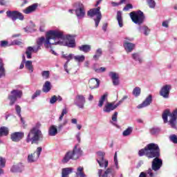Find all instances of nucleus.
<instances>
[{
    "label": "nucleus",
    "mask_w": 177,
    "mask_h": 177,
    "mask_svg": "<svg viewBox=\"0 0 177 177\" xmlns=\"http://www.w3.org/2000/svg\"><path fill=\"white\" fill-rule=\"evenodd\" d=\"M76 138L78 141V143H81V133H78L77 135H76Z\"/></svg>",
    "instance_id": "680f3d73"
},
{
    "label": "nucleus",
    "mask_w": 177,
    "mask_h": 177,
    "mask_svg": "<svg viewBox=\"0 0 177 177\" xmlns=\"http://www.w3.org/2000/svg\"><path fill=\"white\" fill-rule=\"evenodd\" d=\"M139 30L140 32H143L145 35L147 36L149 34H150V28L147 27V26H142L139 28Z\"/></svg>",
    "instance_id": "cd10ccee"
},
{
    "label": "nucleus",
    "mask_w": 177,
    "mask_h": 177,
    "mask_svg": "<svg viewBox=\"0 0 177 177\" xmlns=\"http://www.w3.org/2000/svg\"><path fill=\"white\" fill-rule=\"evenodd\" d=\"M13 44H15V45H22L23 42H21L17 39H15V40H14Z\"/></svg>",
    "instance_id": "e2e57ef3"
},
{
    "label": "nucleus",
    "mask_w": 177,
    "mask_h": 177,
    "mask_svg": "<svg viewBox=\"0 0 177 177\" xmlns=\"http://www.w3.org/2000/svg\"><path fill=\"white\" fill-rule=\"evenodd\" d=\"M147 2L149 8H156V1H154V0H147Z\"/></svg>",
    "instance_id": "58836bf2"
},
{
    "label": "nucleus",
    "mask_w": 177,
    "mask_h": 177,
    "mask_svg": "<svg viewBox=\"0 0 177 177\" xmlns=\"http://www.w3.org/2000/svg\"><path fill=\"white\" fill-rule=\"evenodd\" d=\"M37 9H38V3H35L23 10V12L25 13V15H30V13H34Z\"/></svg>",
    "instance_id": "2eb2a0df"
},
{
    "label": "nucleus",
    "mask_w": 177,
    "mask_h": 177,
    "mask_svg": "<svg viewBox=\"0 0 177 177\" xmlns=\"http://www.w3.org/2000/svg\"><path fill=\"white\" fill-rule=\"evenodd\" d=\"M100 85V80L96 78H91L88 82V86L90 89H96V88H99Z\"/></svg>",
    "instance_id": "f3484780"
},
{
    "label": "nucleus",
    "mask_w": 177,
    "mask_h": 177,
    "mask_svg": "<svg viewBox=\"0 0 177 177\" xmlns=\"http://www.w3.org/2000/svg\"><path fill=\"white\" fill-rule=\"evenodd\" d=\"M147 174L150 176V177H154V173H153V168L149 169L147 171Z\"/></svg>",
    "instance_id": "6e6d98bb"
},
{
    "label": "nucleus",
    "mask_w": 177,
    "mask_h": 177,
    "mask_svg": "<svg viewBox=\"0 0 177 177\" xmlns=\"http://www.w3.org/2000/svg\"><path fill=\"white\" fill-rule=\"evenodd\" d=\"M74 59L75 62H78L79 63H82V62L85 61V56L77 55V56H74Z\"/></svg>",
    "instance_id": "c9c22d12"
},
{
    "label": "nucleus",
    "mask_w": 177,
    "mask_h": 177,
    "mask_svg": "<svg viewBox=\"0 0 177 177\" xmlns=\"http://www.w3.org/2000/svg\"><path fill=\"white\" fill-rule=\"evenodd\" d=\"M8 135H9V129L6 127H1L0 128V138L8 136Z\"/></svg>",
    "instance_id": "bb28decb"
},
{
    "label": "nucleus",
    "mask_w": 177,
    "mask_h": 177,
    "mask_svg": "<svg viewBox=\"0 0 177 177\" xmlns=\"http://www.w3.org/2000/svg\"><path fill=\"white\" fill-rule=\"evenodd\" d=\"M67 114V109H64L62 110V112L59 118V121H62L63 120V117H64V115Z\"/></svg>",
    "instance_id": "de8ad7c7"
},
{
    "label": "nucleus",
    "mask_w": 177,
    "mask_h": 177,
    "mask_svg": "<svg viewBox=\"0 0 177 177\" xmlns=\"http://www.w3.org/2000/svg\"><path fill=\"white\" fill-rule=\"evenodd\" d=\"M126 99H128V96L124 95L116 104H115V107L117 109V107H118V106H120V104H121L124 100H126Z\"/></svg>",
    "instance_id": "09e8293b"
},
{
    "label": "nucleus",
    "mask_w": 177,
    "mask_h": 177,
    "mask_svg": "<svg viewBox=\"0 0 177 177\" xmlns=\"http://www.w3.org/2000/svg\"><path fill=\"white\" fill-rule=\"evenodd\" d=\"M15 110L19 117H21V107L19 105H15Z\"/></svg>",
    "instance_id": "a19ab883"
},
{
    "label": "nucleus",
    "mask_w": 177,
    "mask_h": 177,
    "mask_svg": "<svg viewBox=\"0 0 177 177\" xmlns=\"http://www.w3.org/2000/svg\"><path fill=\"white\" fill-rule=\"evenodd\" d=\"M113 160H114L115 165H116V167H118V160H117V152L115 153Z\"/></svg>",
    "instance_id": "052dcab7"
},
{
    "label": "nucleus",
    "mask_w": 177,
    "mask_h": 177,
    "mask_svg": "<svg viewBox=\"0 0 177 177\" xmlns=\"http://www.w3.org/2000/svg\"><path fill=\"white\" fill-rule=\"evenodd\" d=\"M138 156L139 157L145 156L149 160L153 158L151 162V168L155 172L161 169V167H162V159L160 158L161 150L158 145L156 143L147 145L144 149H141L138 151Z\"/></svg>",
    "instance_id": "f03ea898"
},
{
    "label": "nucleus",
    "mask_w": 177,
    "mask_h": 177,
    "mask_svg": "<svg viewBox=\"0 0 177 177\" xmlns=\"http://www.w3.org/2000/svg\"><path fill=\"white\" fill-rule=\"evenodd\" d=\"M102 177H114V174H113V169L108 168L102 174Z\"/></svg>",
    "instance_id": "c756f323"
},
{
    "label": "nucleus",
    "mask_w": 177,
    "mask_h": 177,
    "mask_svg": "<svg viewBox=\"0 0 177 177\" xmlns=\"http://www.w3.org/2000/svg\"><path fill=\"white\" fill-rule=\"evenodd\" d=\"M170 117H171V119L169 121V124L171 128H173L174 129H176V127H177L176 117H174L172 115H170Z\"/></svg>",
    "instance_id": "b1692460"
},
{
    "label": "nucleus",
    "mask_w": 177,
    "mask_h": 177,
    "mask_svg": "<svg viewBox=\"0 0 177 177\" xmlns=\"http://www.w3.org/2000/svg\"><path fill=\"white\" fill-rule=\"evenodd\" d=\"M24 138V132H15L10 135V139L12 142H20Z\"/></svg>",
    "instance_id": "ddd939ff"
},
{
    "label": "nucleus",
    "mask_w": 177,
    "mask_h": 177,
    "mask_svg": "<svg viewBox=\"0 0 177 177\" xmlns=\"http://www.w3.org/2000/svg\"><path fill=\"white\" fill-rule=\"evenodd\" d=\"M37 47L34 48L31 46H28L26 51L27 59H31L32 56V52L37 53L43 44L46 49L51 48L52 45H65L68 48H75V39L71 35L64 36L63 32L60 30H49L46 32L45 37H41L37 40Z\"/></svg>",
    "instance_id": "f257e3e1"
},
{
    "label": "nucleus",
    "mask_w": 177,
    "mask_h": 177,
    "mask_svg": "<svg viewBox=\"0 0 177 177\" xmlns=\"http://www.w3.org/2000/svg\"><path fill=\"white\" fill-rule=\"evenodd\" d=\"M123 46L125 50L128 53L132 52V50H133V49L135 48V44L129 41H124Z\"/></svg>",
    "instance_id": "6ab92c4d"
},
{
    "label": "nucleus",
    "mask_w": 177,
    "mask_h": 177,
    "mask_svg": "<svg viewBox=\"0 0 177 177\" xmlns=\"http://www.w3.org/2000/svg\"><path fill=\"white\" fill-rule=\"evenodd\" d=\"M160 132V129L158 128H152L150 130V133L151 135H157V133H159Z\"/></svg>",
    "instance_id": "79ce46f5"
},
{
    "label": "nucleus",
    "mask_w": 177,
    "mask_h": 177,
    "mask_svg": "<svg viewBox=\"0 0 177 177\" xmlns=\"http://www.w3.org/2000/svg\"><path fill=\"white\" fill-rule=\"evenodd\" d=\"M129 9H133V6H132V4L131 3L127 4L126 6L123 8V10H124L125 12H128Z\"/></svg>",
    "instance_id": "49530a36"
},
{
    "label": "nucleus",
    "mask_w": 177,
    "mask_h": 177,
    "mask_svg": "<svg viewBox=\"0 0 177 177\" xmlns=\"http://www.w3.org/2000/svg\"><path fill=\"white\" fill-rule=\"evenodd\" d=\"M25 67L28 71H30V73H32V71H34V68L32 67V62L31 61H26L25 64Z\"/></svg>",
    "instance_id": "473e14b6"
},
{
    "label": "nucleus",
    "mask_w": 177,
    "mask_h": 177,
    "mask_svg": "<svg viewBox=\"0 0 177 177\" xmlns=\"http://www.w3.org/2000/svg\"><path fill=\"white\" fill-rule=\"evenodd\" d=\"M6 15L7 17L11 19L12 21H16V20H24V15L18 10H8L6 12Z\"/></svg>",
    "instance_id": "6e6552de"
},
{
    "label": "nucleus",
    "mask_w": 177,
    "mask_h": 177,
    "mask_svg": "<svg viewBox=\"0 0 177 177\" xmlns=\"http://www.w3.org/2000/svg\"><path fill=\"white\" fill-rule=\"evenodd\" d=\"M48 135L50 136H56V135H57V128H56V126L52 125L50 127Z\"/></svg>",
    "instance_id": "393cba45"
},
{
    "label": "nucleus",
    "mask_w": 177,
    "mask_h": 177,
    "mask_svg": "<svg viewBox=\"0 0 177 177\" xmlns=\"http://www.w3.org/2000/svg\"><path fill=\"white\" fill-rule=\"evenodd\" d=\"M132 131H133V128L129 127L126 130L123 131L122 135L124 136H129V135L132 133Z\"/></svg>",
    "instance_id": "f704fd0d"
},
{
    "label": "nucleus",
    "mask_w": 177,
    "mask_h": 177,
    "mask_svg": "<svg viewBox=\"0 0 177 177\" xmlns=\"http://www.w3.org/2000/svg\"><path fill=\"white\" fill-rule=\"evenodd\" d=\"M44 138L42 131H40L38 126L32 127L28 132L26 142V143H31V145H38V142Z\"/></svg>",
    "instance_id": "7ed1b4c3"
},
{
    "label": "nucleus",
    "mask_w": 177,
    "mask_h": 177,
    "mask_svg": "<svg viewBox=\"0 0 177 177\" xmlns=\"http://www.w3.org/2000/svg\"><path fill=\"white\" fill-rule=\"evenodd\" d=\"M140 92H141L140 88V87H136L133 90V95H134V96L138 97V96L140 95Z\"/></svg>",
    "instance_id": "4c0bfd02"
},
{
    "label": "nucleus",
    "mask_w": 177,
    "mask_h": 177,
    "mask_svg": "<svg viewBox=\"0 0 177 177\" xmlns=\"http://www.w3.org/2000/svg\"><path fill=\"white\" fill-rule=\"evenodd\" d=\"M2 77H6V71L3 64V60L0 58V78Z\"/></svg>",
    "instance_id": "4be33fe9"
},
{
    "label": "nucleus",
    "mask_w": 177,
    "mask_h": 177,
    "mask_svg": "<svg viewBox=\"0 0 177 177\" xmlns=\"http://www.w3.org/2000/svg\"><path fill=\"white\" fill-rule=\"evenodd\" d=\"M73 173L71 167H66L62 170V177H69L70 174Z\"/></svg>",
    "instance_id": "412c9836"
},
{
    "label": "nucleus",
    "mask_w": 177,
    "mask_h": 177,
    "mask_svg": "<svg viewBox=\"0 0 177 177\" xmlns=\"http://www.w3.org/2000/svg\"><path fill=\"white\" fill-rule=\"evenodd\" d=\"M87 15L89 17H93L96 16V19H94L95 23V27H99V24L102 20V12H100V7H97L96 8H91L87 12Z\"/></svg>",
    "instance_id": "423d86ee"
},
{
    "label": "nucleus",
    "mask_w": 177,
    "mask_h": 177,
    "mask_svg": "<svg viewBox=\"0 0 177 177\" xmlns=\"http://www.w3.org/2000/svg\"><path fill=\"white\" fill-rule=\"evenodd\" d=\"M173 117H177V109H176L171 114Z\"/></svg>",
    "instance_id": "774afa93"
},
{
    "label": "nucleus",
    "mask_w": 177,
    "mask_h": 177,
    "mask_svg": "<svg viewBox=\"0 0 177 177\" xmlns=\"http://www.w3.org/2000/svg\"><path fill=\"white\" fill-rule=\"evenodd\" d=\"M41 75L44 78H45L46 80H48V78H49L50 73L48 71H44L41 73Z\"/></svg>",
    "instance_id": "c03bdc74"
},
{
    "label": "nucleus",
    "mask_w": 177,
    "mask_h": 177,
    "mask_svg": "<svg viewBox=\"0 0 177 177\" xmlns=\"http://www.w3.org/2000/svg\"><path fill=\"white\" fill-rule=\"evenodd\" d=\"M109 77L112 80L113 85L117 86L120 85V75L115 72H109Z\"/></svg>",
    "instance_id": "4468645a"
},
{
    "label": "nucleus",
    "mask_w": 177,
    "mask_h": 177,
    "mask_svg": "<svg viewBox=\"0 0 177 177\" xmlns=\"http://www.w3.org/2000/svg\"><path fill=\"white\" fill-rule=\"evenodd\" d=\"M41 151H42V147H38L36 151L28 156V161L29 162H35L39 158Z\"/></svg>",
    "instance_id": "1a4fd4ad"
},
{
    "label": "nucleus",
    "mask_w": 177,
    "mask_h": 177,
    "mask_svg": "<svg viewBox=\"0 0 177 177\" xmlns=\"http://www.w3.org/2000/svg\"><path fill=\"white\" fill-rule=\"evenodd\" d=\"M80 52H84V53H89L92 49V46L88 44H84L78 47Z\"/></svg>",
    "instance_id": "aec40b11"
},
{
    "label": "nucleus",
    "mask_w": 177,
    "mask_h": 177,
    "mask_svg": "<svg viewBox=\"0 0 177 177\" xmlns=\"http://www.w3.org/2000/svg\"><path fill=\"white\" fill-rule=\"evenodd\" d=\"M129 15L132 22L135 23V24H138V26L143 24L145 17V14L141 10L137 12L133 11L130 12Z\"/></svg>",
    "instance_id": "39448f33"
},
{
    "label": "nucleus",
    "mask_w": 177,
    "mask_h": 177,
    "mask_svg": "<svg viewBox=\"0 0 177 177\" xmlns=\"http://www.w3.org/2000/svg\"><path fill=\"white\" fill-rule=\"evenodd\" d=\"M50 89H52L50 82L46 81L43 85L42 92H44V93H48V92L50 91Z\"/></svg>",
    "instance_id": "5701e85b"
},
{
    "label": "nucleus",
    "mask_w": 177,
    "mask_h": 177,
    "mask_svg": "<svg viewBox=\"0 0 177 177\" xmlns=\"http://www.w3.org/2000/svg\"><path fill=\"white\" fill-rule=\"evenodd\" d=\"M172 86L171 84H166L162 87L160 91V96H162L165 99H168L169 97V92Z\"/></svg>",
    "instance_id": "9d476101"
},
{
    "label": "nucleus",
    "mask_w": 177,
    "mask_h": 177,
    "mask_svg": "<svg viewBox=\"0 0 177 177\" xmlns=\"http://www.w3.org/2000/svg\"><path fill=\"white\" fill-rule=\"evenodd\" d=\"M81 154H82V151L80 148L77 149V145H75L73 151H69L65 154L62 162L66 164L70 160H78Z\"/></svg>",
    "instance_id": "20e7f679"
},
{
    "label": "nucleus",
    "mask_w": 177,
    "mask_h": 177,
    "mask_svg": "<svg viewBox=\"0 0 177 177\" xmlns=\"http://www.w3.org/2000/svg\"><path fill=\"white\" fill-rule=\"evenodd\" d=\"M75 12L78 19H84V17H85V8H84V4L79 3V8H77Z\"/></svg>",
    "instance_id": "f8f14e48"
},
{
    "label": "nucleus",
    "mask_w": 177,
    "mask_h": 177,
    "mask_svg": "<svg viewBox=\"0 0 177 177\" xmlns=\"http://www.w3.org/2000/svg\"><path fill=\"white\" fill-rule=\"evenodd\" d=\"M169 139H170L171 142H172L173 143L177 144V136H176V135L173 134V135L170 136Z\"/></svg>",
    "instance_id": "a18cd8bd"
},
{
    "label": "nucleus",
    "mask_w": 177,
    "mask_h": 177,
    "mask_svg": "<svg viewBox=\"0 0 177 177\" xmlns=\"http://www.w3.org/2000/svg\"><path fill=\"white\" fill-rule=\"evenodd\" d=\"M151 102H153V96L149 95L141 104L138 106V109L147 107V106H150V104H151Z\"/></svg>",
    "instance_id": "a211bd4d"
},
{
    "label": "nucleus",
    "mask_w": 177,
    "mask_h": 177,
    "mask_svg": "<svg viewBox=\"0 0 177 177\" xmlns=\"http://www.w3.org/2000/svg\"><path fill=\"white\" fill-rule=\"evenodd\" d=\"M104 71H106V68L104 67H101L98 69H95L96 73H104Z\"/></svg>",
    "instance_id": "13d9d810"
},
{
    "label": "nucleus",
    "mask_w": 177,
    "mask_h": 177,
    "mask_svg": "<svg viewBox=\"0 0 177 177\" xmlns=\"http://www.w3.org/2000/svg\"><path fill=\"white\" fill-rule=\"evenodd\" d=\"M117 20L119 24V27H123L124 24L122 22V13L120 11L117 12Z\"/></svg>",
    "instance_id": "c85d7f7f"
},
{
    "label": "nucleus",
    "mask_w": 177,
    "mask_h": 177,
    "mask_svg": "<svg viewBox=\"0 0 177 177\" xmlns=\"http://www.w3.org/2000/svg\"><path fill=\"white\" fill-rule=\"evenodd\" d=\"M132 56H133V59H134V60H138L139 63H142L143 62V60H142V58L139 57V54L134 53L132 55Z\"/></svg>",
    "instance_id": "ea45409f"
},
{
    "label": "nucleus",
    "mask_w": 177,
    "mask_h": 177,
    "mask_svg": "<svg viewBox=\"0 0 177 177\" xmlns=\"http://www.w3.org/2000/svg\"><path fill=\"white\" fill-rule=\"evenodd\" d=\"M117 109L114 102H106L103 108L104 113H111V111H114Z\"/></svg>",
    "instance_id": "dca6fc26"
},
{
    "label": "nucleus",
    "mask_w": 177,
    "mask_h": 177,
    "mask_svg": "<svg viewBox=\"0 0 177 177\" xmlns=\"http://www.w3.org/2000/svg\"><path fill=\"white\" fill-rule=\"evenodd\" d=\"M39 31L41 32H44V31H45V25L42 24V25L40 26Z\"/></svg>",
    "instance_id": "0e129e2a"
},
{
    "label": "nucleus",
    "mask_w": 177,
    "mask_h": 177,
    "mask_svg": "<svg viewBox=\"0 0 177 177\" xmlns=\"http://www.w3.org/2000/svg\"><path fill=\"white\" fill-rule=\"evenodd\" d=\"M11 172H19V165H14L10 169Z\"/></svg>",
    "instance_id": "864d4df0"
},
{
    "label": "nucleus",
    "mask_w": 177,
    "mask_h": 177,
    "mask_svg": "<svg viewBox=\"0 0 177 177\" xmlns=\"http://www.w3.org/2000/svg\"><path fill=\"white\" fill-rule=\"evenodd\" d=\"M162 27H165L166 28H168V27H169L168 21H163L162 24Z\"/></svg>",
    "instance_id": "69168bd1"
},
{
    "label": "nucleus",
    "mask_w": 177,
    "mask_h": 177,
    "mask_svg": "<svg viewBox=\"0 0 177 177\" xmlns=\"http://www.w3.org/2000/svg\"><path fill=\"white\" fill-rule=\"evenodd\" d=\"M118 115V112H114L113 115H112V121L113 122H117V116Z\"/></svg>",
    "instance_id": "5fc2aeb1"
},
{
    "label": "nucleus",
    "mask_w": 177,
    "mask_h": 177,
    "mask_svg": "<svg viewBox=\"0 0 177 177\" xmlns=\"http://www.w3.org/2000/svg\"><path fill=\"white\" fill-rule=\"evenodd\" d=\"M107 93L104 94L99 100L98 106L103 107V104H104V102L107 99Z\"/></svg>",
    "instance_id": "2f4dec72"
},
{
    "label": "nucleus",
    "mask_w": 177,
    "mask_h": 177,
    "mask_svg": "<svg viewBox=\"0 0 177 177\" xmlns=\"http://www.w3.org/2000/svg\"><path fill=\"white\" fill-rule=\"evenodd\" d=\"M139 177H147V175L145 172H141Z\"/></svg>",
    "instance_id": "338daca9"
},
{
    "label": "nucleus",
    "mask_w": 177,
    "mask_h": 177,
    "mask_svg": "<svg viewBox=\"0 0 177 177\" xmlns=\"http://www.w3.org/2000/svg\"><path fill=\"white\" fill-rule=\"evenodd\" d=\"M104 156H106V153L104 152L98 151L97 152V161L104 160Z\"/></svg>",
    "instance_id": "e433bc0d"
},
{
    "label": "nucleus",
    "mask_w": 177,
    "mask_h": 177,
    "mask_svg": "<svg viewBox=\"0 0 177 177\" xmlns=\"http://www.w3.org/2000/svg\"><path fill=\"white\" fill-rule=\"evenodd\" d=\"M102 53H103V51L102 50V48L97 49L95 52V55H93L94 60H99V57L102 56Z\"/></svg>",
    "instance_id": "72a5a7b5"
},
{
    "label": "nucleus",
    "mask_w": 177,
    "mask_h": 177,
    "mask_svg": "<svg viewBox=\"0 0 177 177\" xmlns=\"http://www.w3.org/2000/svg\"><path fill=\"white\" fill-rule=\"evenodd\" d=\"M11 95H8V99L10 100V106H13L17 99H21L23 96V91L21 90L14 89L10 92Z\"/></svg>",
    "instance_id": "0eeeda50"
},
{
    "label": "nucleus",
    "mask_w": 177,
    "mask_h": 177,
    "mask_svg": "<svg viewBox=\"0 0 177 177\" xmlns=\"http://www.w3.org/2000/svg\"><path fill=\"white\" fill-rule=\"evenodd\" d=\"M57 102V97L56 95H53L50 100V103L51 104H55V102Z\"/></svg>",
    "instance_id": "3c124183"
},
{
    "label": "nucleus",
    "mask_w": 177,
    "mask_h": 177,
    "mask_svg": "<svg viewBox=\"0 0 177 177\" xmlns=\"http://www.w3.org/2000/svg\"><path fill=\"white\" fill-rule=\"evenodd\" d=\"M122 3H125V2H122V0H120L119 3L112 2L111 4L113 6H120V5H122Z\"/></svg>",
    "instance_id": "4d7b16f0"
},
{
    "label": "nucleus",
    "mask_w": 177,
    "mask_h": 177,
    "mask_svg": "<svg viewBox=\"0 0 177 177\" xmlns=\"http://www.w3.org/2000/svg\"><path fill=\"white\" fill-rule=\"evenodd\" d=\"M97 162H98L101 168H103V167H104V168H107V167H109V160L102 159L101 160H97Z\"/></svg>",
    "instance_id": "7c9ffc66"
},
{
    "label": "nucleus",
    "mask_w": 177,
    "mask_h": 177,
    "mask_svg": "<svg viewBox=\"0 0 177 177\" xmlns=\"http://www.w3.org/2000/svg\"><path fill=\"white\" fill-rule=\"evenodd\" d=\"M171 114H172V113H171L169 112V110H168V109H166V110L163 112V113H162V120H163L165 124H167V122H168V115H169V117H171Z\"/></svg>",
    "instance_id": "a878e982"
},
{
    "label": "nucleus",
    "mask_w": 177,
    "mask_h": 177,
    "mask_svg": "<svg viewBox=\"0 0 177 177\" xmlns=\"http://www.w3.org/2000/svg\"><path fill=\"white\" fill-rule=\"evenodd\" d=\"M1 48H6V46H9V42L8 41H1Z\"/></svg>",
    "instance_id": "603ef678"
},
{
    "label": "nucleus",
    "mask_w": 177,
    "mask_h": 177,
    "mask_svg": "<svg viewBox=\"0 0 177 177\" xmlns=\"http://www.w3.org/2000/svg\"><path fill=\"white\" fill-rule=\"evenodd\" d=\"M74 59V55L73 54H69L68 55V59H66V63H69L70 60H73Z\"/></svg>",
    "instance_id": "bf43d9fd"
},
{
    "label": "nucleus",
    "mask_w": 177,
    "mask_h": 177,
    "mask_svg": "<svg viewBox=\"0 0 177 177\" xmlns=\"http://www.w3.org/2000/svg\"><path fill=\"white\" fill-rule=\"evenodd\" d=\"M86 100L85 97L82 95H77L75 100V104L78 106L79 109H84Z\"/></svg>",
    "instance_id": "9b49d317"
},
{
    "label": "nucleus",
    "mask_w": 177,
    "mask_h": 177,
    "mask_svg": "<svg viewBox=\"0 0 177 177\" xmlns=\"http://www.w3.org/2000/svg\"><path fill=\"white\" fill-rule=\"evenodd\" d=\"M41 90H37L35 91V93L32 96V100H34V99H35V97H38V96H39L41 95Z\"/></svg>",
    "instance_id": "8fccbe9b"
},
{
    "label": "nucleus",
    "mask_w": 177,
    "mask_h": 177,
    "mask_svg": "<svg viewBox=\"0 0 177 177\" xmlns=\"http://www.w3.org/2000/svg\"><path fill=\"white\" fill-rule=\"evenodd\" d=\"M5 165H6V160L0 156V167L5 168Z\"/></svg>",
    "instance_id": "37998d69"
}]
</instances>
